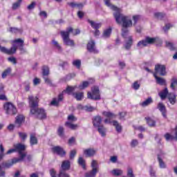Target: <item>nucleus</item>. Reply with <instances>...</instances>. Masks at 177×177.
<instances>
[{"mask_svg":"<svg viewBox=\"0 0 177 177\" xmlns=\"http://www.w3.org/2000/svg\"><path fill=\"white\" fill-rule=\"evenodd\" d=\"M28 99L29 107L30 108V114L38 120H45L46 118V112L45 109L38 107L39 103L38 97L29 95Z\"/></svg>","mask_w":177,"mask_h":177,"instance_id":"f257e3e1","label":"nucleus"},{"mask_svg":"<svg viewBox=\"0 0 177 177\" xmlns=\"http://www.w3.org/2000/svg\"><path fill=\"white\" fill-rule=\"evenodd\" d=\"M113 16L115 19L116 23L118 24H121L123 28H129L132 27V20L130 19L129 17L124 15L121 13V9L118 8V10H114Z\"/></svg>","mask_w":177,"mask_h":177,"instance_id":"f03ea898","label":"nucleus"},{"mask_svg":"<svg viewBox=\"0 0 177 177\" xmlns=\"http://www.w3.org/2000/svg\"><path fill=\"white\" fill-rule=\"evenodd\" d=\"M73 31H74V29L71 27H68L66 28V31L62 30L60 32L64 45H66V46H75L74 40L70 39V33L73 32Z\"/></svg>","mask_w":177,"mask_h":177,"instance_id":"7ed1b4c3","label":"nucleus"},{"mask_svg":"<svg viewBox=\"0 0 177 177\" xmlns=\"http://www.w3.org/2000/svg\"><path fill=\"white\" fill-rule=\"evenodd\" d=\"M14 148L15 149V151H17L19 154V158H15L14 161H23L24 160V158L27 156V153L23 152L26 151V145H24V144L18 143L14 145Z\"/></svg>","mask_w":177,"mask_h":177,"instance_id":"20e7f679","label":"nucleus"},{"mask_svg":"<svg viewBox=\"0 0 177 177\" xmlns=\"http://www.w3.org/2000/svg\"><path fill=\"white\" fill-rule=\"evenodd\" d=\"M3 109L6 115H16L17 114V108L12 102H5Z\"/></svg>","mask_w":177,"mask_h":177,"instance_id":"39448f33","label":"nucleus"},{"mask_svg":"<svg viewBox=\"0 0 177 177\" xmlns=\"http://www.w3.org/2000/svg\"><path fill=\"white\" fill-rule=\"evenodd\" d=\"M157 37H146L145 39H142L137 44V47L142 49V48H145V46H147V45H153V44H156L157 42Z\"/></svg>","mask_w":177,"mask_h":177,"instance_id":"423d86ee","label":"nucleus"},{"mask_svg":"<svg viewBox=\"0 0 177 177\" xmlns=\"http://www.w3.org/2000/svg\"><path fill=\"white\" fill-rule=\"evenodd\" d=\"M92 93H87L88 99H91V100H100V93L99 92V87L94 86L91 89Z\"/></svg>","mask_w":177,"mask_h":177,"instance_id":"0eeeda50","label":"nucleus"},{"mask_svg":"<svg viewBox=\"0 0 177 177\" xmlns=\"http://www.w3.org/2000/svg\"><path fill=\"white\" fill-rule=\"evenodd\" d=\"M17 50V46L16 44H12V46L10 48V49H8L6 47L0 45V51L2 53H5L6 55H15Z\"/></svg>","mask_w":177,"mask_h":177,"instance_id":"6e6552de","label":"nucleus"},{"mask_svg":"<svg viewBox=\"0 0 177 177\" xmlns=\"http://www.w3.org/2000/svg\"><path fill=\"white\" fill-rule=\"evenodd\" d=\"M155 73L154 74H160L162 77L167 75V67L165 65L162 64H156L155 66Z\"/></svg>","mask_w":177,"mask_h":177,"instance_id":"1a4fd4ad","label":"nucleus"},{"mask_svg":"<svg viewBox=\"0 0 177 177\" xmlns=\"http://www.w3.org/2000/svg\"><path fill=\"white\" fill-rule=\"evenodd\" d=\"M64 99V92L59 94L57 97H55L50 102L51 106H55V107H59V104H60L61 102Z\"/></svg>","mask_w":177,"mask_h":177,"instance_id":"9d476101","label":"nucleus"},{"mask_svg":"<svg viewBox=\"0 0 177 177\" xmlns=\"http://www.w3.org/2000/svg\"><path fill=\"white\" fill-rule=\"evenodd\" d=\"M13 44H19V50L21 52V54L23 55L24 53H27V50L24 48V41L21 39H16L12 41Z\"/></svg>","mask_w":177,"mask_h":177,"instance_id":"9b49d317","label":"nucleus"},{"mask_svg":"<svg viewBox=\"0 0 177 177\" xmlns=\"http://www.w3.org/2000/svg\"><path fill=\"white\" fill-rule=\"evenodd\" d=\"M53 153H56L60 157H66V151L63 149V147L59 146H56L52 148Z\"/></svg>","mask_w":177,"mask_h":177,"instance_id":"f8f14e48","label":"nucleus"},{"mask_svg":"<svg viewBox=\"0 0 177 177\" xmlns=\"http://www.w3.org/2000/svg\"><path fill=\"white\" fill-rule=\"evenodd\" d=\"M157 109L160 111L163 118L167 120L168 116H167V107L164 105L162 102H159L157 105Z\"/></svg>","mask_w":177,"mask_h":177,"instance_id":"ddd939ff","label":"nucleus"},{"mask_svg":"<svg viewBox=\"0 0 177 177\" xmlns=\"http://www.w3.org/2000/svg\"><path fill=\"white\" fill-rule=\"evenodd\" d=\"M87 50L91 53H98V50L96 49V46H95V41L91 40L87 44Z\"/></svg>","mask_w":177,"mask_h":177,"instance_id":"4468645a","label":"nucleus"},{"mask_svg":"<svg viewBox=\"0 0 177 177\" xmlns=\"http://www.w3.org/2000/svg\"><path fill=\"white\" fill-rule=\"evenodd\" d=\"M30 146H35L38 145V138H37V133H31L30 134Z\"/></svg>","mask_w":177,"mask_h":177,"instance_id":"2eb2a0df","label":"nucleus"},{"mask_svg":"<svg viewBox=\"0 0 177 177\" xmlns=\"http://www.w3.org/2000/svg\"><path fill=\"white\" fill-rule=\"evenodd\" d=\"M71 167V162L70 160H64L61 165L60 171H68Z\"/></svg>","mask_w":177,"mask_h":177,"instance_id":"dca6fc26","label":"nucleus"},{"mask_svg":"<svg viewBox=\"0 0 177 177\" xmlns=\"http://www.w3.org/2000/svg\"><path fill=\"white\" fill-rule=\"evenodd\" d=\"M128 41H125L124 48L126 50H129L131 49L133 44V39H132V36L128 37Z\"/></svg>","mask_w":177,"mask_h":177,"instance_id":"f3484780","label":"nucleus"},{"mask_svg":"<svg viewBox=\"0 0 177 177\" xmlns=\"http://www.w3.org/2000/svg\"><path fill=\"white\" fill-rule=\"evenodd\" d=\"M165 138L166 139V140H174V139L175 140H177V126L175 128V136L169 134V133H167L165 135Z\"/></svg>","mask_w":177,"mask_h":177,"instance_id":"a211bd4d","label":"nucleus"},{"mask_svg":"<svg viewBox=\"0 0 177 177\" xmlns=\"http://www.w3.org/2000/svg\"><path fill=\"white\" fill-rule=\"evenodd\" d=\"M100 124H102V117L99 115L94 117L93 119V125L98 127L102 126Z\"/></svg>","mask_w":177,"mask_h":177,"instance_id":"6ab92c4d","label":"nucleus"},{"mask_svg":"<svg viewBox=\"0 0 177 177\" xmlns=\"http://www.w3.org/2000/svg\"><path fill=\"white\" fill-rule=\"evenodd\" d=\"M84 154L86 157H93L96 154V151L93 149H87L84 150Z\"/></svg>","mask_w":177,"mask_h":177,"instance_id":"aec40b11","label":"nucleus"},{"mask_svg":"<svg viewBox=\"0 0 177 177\" xmlns=\"http://www.w3.org/2000/svg\"><path fill=\"white\" fill-rule=\"evenodd\" d=\"M158 95L162 100H165V99L168 97V95H169V93L168 92V88H165L164 90L160 91Z\"/></svg>","mask_w":177,"mask_h":177,"instance_id":"412c9836","label":"nucleus"},{"mask_svg":"<svg viewBox=\"0 0 177 177\" xmlns=\"http://www.w3.org/2000/svg\"><path fill=\"white\" fill-rule=\"evenodd\" d=\"M153 77L156 80L157 84H159V85H167L165 79L157 76V73H153Z\"/></svg>","mask_w":177,"mask_h":177,"instance_id":"4be33fe9","label":"nucleus"},{"mask_svg":"<svg viewBox=\"0 0 177 177\" xmlns=\"http://www.w3.org/2000/svg\"><path fill=\"white\" fill-rule=\"evenodd\" d=\"M167 98L170 104H175L176 103V95L174 93H169L167 95Z\"/></svg>","mask_w":177,"mask_h":177,"instance_id":"5701e85b","label":"nucleus"},{"mask_svg":"<svg viewBox=\"0 0 177 177\" xmlns=\"http://www.w3.org/2000/svg\"><path fill=\"white\" fill-rule=\"evenodd\" d=\"M147 121V124L149 125V127H151V128L156 127V122L153 118L150 117H146L145 118Z\"/></svg>","mask_w":177,"mask_h":177,"instance_id":"b1692460","label":"nucleus"},{"mask_svg":"<svg viewBox=\"0 0 177 177\" xmlns=\"http://www.w3.org/2000/svg\"><path fill=\"white\" fill-rule=\"evenodd\" d=\"M88 23L91 24L92 28H94V30H99L102 27V24L100 23H96L92 20L88 19Z\"/></svg>","mask_w":177,"mask_h":177,"instance_id":"393cba45","label":"nucleus"},{"mask_svg":"<svg viewBox=\"0 0 177 177\" xmlns=\"http://www.w3.org/2000/svg\"><path fill=\"white\" fill-rule=\"evenodd\" d=\"M113 127H115L116 131L118 133H121V132H122V126H121V124H120V123H118V121L113 120Z\"/></svg>","mask_w":177,"mask_h":177,"instance_id":"a878e982","label":"nucleus"},{"mask_svg":"<svg viewBox=\"0 0 177 177\" xmlns=\"http://www.w3.org/2000/svg\"><path fill=\"white\" fill-rule=\"evenodd\" d=\"M98 172L99 170L97 169H92L91 171L85 174V177H95Z\"/></svg>","mask_w":177,"mask_h":177,"instance_id":"bb28decb","label":"nucleus"},{"mask_svg":"<svg viewBox=\"0 0 177 177\" xmlns=\"http://www.w3.org/2000/svg\"><path fill=\"white\" fill-rule=\"evenodd\" d=\"M72 95L73 96V97H75V99H76V100L78 101L84 99V93L82 92L73 93Z\"/></svg>","mask_w":177,"mask_h":177,"instance_id":"cd10ccee","label":"nucleus"},{"mask_svg":"<svg viewBox=\"0 0 177 177\" xmlns=\"http://www.w3.org/2000/svg\"><path fill=\"white\" fill-rule=\"evenodd\" d=\"M23 121H24V116L19 115L16 117L15 124H17V125H18L17 127H19L21 124H23Z\"/></svg>","mask_w":177,"mask_h":177,"instance_id":"c85d7f7f","label":"nucleus"},{"mask_svg":"<svg viewBox=\"0 0 177 177\" xmlns=\"http://www.w3.org/2000/svg\"><path fill=\"white\" fill-rule=\"evenodd\" d=\"M97 128V131L101 135V136H106V132H107V129H105L104 126H98Z\"/></svg>","mask_w":177,"mask_h":177,"instance_id":"c756f323","label":"nucleus"},{"mask_svg":"<svg viewBox=\"0 0 177 177\" xmlns=\"http://www.w3.org/2000/svg\"><path fill=\"white\" fill-rule=\"evenodd\" d=\"M49 66L44 65L42 66V75L43 77H48L49 75Z\"/></svg>","mask_w":177,"mask_h":177,"instance_id":"7c9ffc66","label":"nucleus"},{"mask_svg":"<svg viewBox=\"0 0 177 177\" xmlns=\"http://www.w3.org/2000/svg\"><path fill=\"white\" fill-rule=\"evenodd\" d=\"M151 103H153V99L151 98V97H149L141 103V106L142 107H147V106L151 104Z\"/></svg>","mask_w":177,"mask_h":177,"instance_id":"2f4dec72","label":"nucleus"},{"mask_svg":"<svg viewBox=\"0 0 177 177\" xmlns=\"http://www.w3.org/2000/svg\"><path fill=\"white\" fill-rule=\"evenodd\" d=\"M110 35H111V28H108L104 30L102 37L104 39L110 38Z\"/></svg>","mask_w":177,"mask_h":177,"instance_id":"473e14b6","label":"nucleus"},{"mask_svg":"<svg viewBox=\"0 0 177 177\" xmlns=\"http://www.w3.org/2000/svg\"><path fill=\"white\" fill-rule=\"evenodd\" d=\"M158 163H159V167L160 168L164 169L165 168H167V165L165 164V162H164V160H162V159L161 158V157H160V155H158Z\"/></svg>","mask_w":177,"mask_h":177,"instance_id":"72a5a7b5","label":"nucleus"},{"mask_svg":"<svg viewBox=\"0 0 177 177\" xmlns=\"http://www.w3.org/2000/svg\"><path fill=\"white\" fill-rule=\"evenodd\" d=\"M105 2V5L110 8L112 10H118V8L115 6L112 5L111 3H110V0H104Z\"/></svg>","mask_w":177,"mask_h":177,"instance_id":"f704fd0d","label":"nucleus"},{"mask_svg":"<svg viewBox=\"0 0 177 177\" xmlns=\"http://www.w3.org/2000/svg\"><path fill=\"white\" fill-rule=\"evenodd\" d=\"M17 162H21V161H15V158H13L12 160V161H8L4 162L3 165L6 168H10V167H12V165H13V164H17Z\"/></svg>","mask_w":177,"mask_h":177,"instance_id":"c9c22d12","label":"nucleus"},{"mask_svg":"<svg viewBox=\"0 0 177 177\" xmlns=\"http://www.w3.org/2000/svg\"><path fill=\"white\" fill-rule=\"evenodd\" d=\"M77 162L79 165H81V167L83 168V169H86V166L85 165V160L84 158L79 157Z\"/></svg>","mask_w":177,"mask_h":177,"instance_id":"e433bc0d","label":"nucleus"},{"mask_svg":"<svg viewBox=\"0 0 177 177\" xmlns=\"http://www.w3.org/2000/svg\"><path fill=\"white\" fill-rule=\"evenodd\" d=\"M10 32L12 34H21V32H23V29H19L18 28H10Z\"/></svg>","mask_w":177,"mask_h":177,"instance_id":"4c0bfd02","label":"nucleus"},{"mask_svg":"<svg viewBox=\"0 0 177 177\" xmlns=\"http://www.w3.org/2000/svg\"><path fill=\"white\" fill-rule=\"evenodd\" d=\"M112 174L114 176H121L124 174V171L121 169H115L112 171Z\"/></svg>","mask_w":177,"mask_h":177,"instance_id":"58836bf2","label":"nucleus"},{"mask_svg":"<svg viewBox=\"0 0 177 177\" xmlns=\"http://www.w3.org/2000/svg\"><path fill=\"white\" fill-rule=\"evenodd\" d=\"M102 114L105 117H107V118H115V117H117V115H115L111 112L104 111Z\"/></svg>","mask_w":177,"mask_h":177,"instance_id":"ea45409f","label":"nucleus"},{"mask_svg":"<svg viewBox=\"0 0 177 177\" xmlns=\"http://www.w3.org/2000/svg\"><path fill=\"white\" fill-rule=\"evenodd\" d=\"M176 86H177V77H173L171 78V83L170 87L171 88V89L175 90Z\"/></svg>","mask_w":177,"mask_h":177,"instance_id":"a19ab883","label":"nucleus"},{"mask_svg":"<svg viewBox=\"0 0 177 177\" xmlns=\"http://www.w3.org/2000/svg\"><path fill=\"white\" fill-rule=\"evenodd\" d=\"M22 0H18L15 3L12 4V10H16L17 9H19L21 5Z\"/></svg>","mask_w":177,"mask_h":177,"instance_id":"79ce46f5","label":"nucleus"},{"mask_svg":"<svg viewBox=\"0 0 177 177\" xmlns=\"http://www.w3.org/2000/svg\"><path fill=\"white\" fill-rule=\"evenodd\" d=\"M52 44L53 46H55V48H56V49H57L59 52H62V46H60V44H59V43L56 40L53 39L52 41Z\"/></svg>","mask_w":177,"mask_h":177,"instance_id":"37998d69","label":"nucleus"},{"mask_svg":"<svg viewBox=\"0 0 177 177\" xmlns=\"http://www.w3.org/2000/svg\"><path fill=\"white\" fill-rule=\"evenodd\" d=\"M65 125L66 127H68V128H70V129H73V130L77 129V128H78V125L77 124H72L70 122H66Z\"/></svg>","mask_w":177,"mask_h":177,"instance_id":"c03bdc74","label":"nucleus"},{"mask_svg":"<svg viewBox=\"0 0 177 177\" xmlns=\"http://www.w3.org/2000/svg\"><path fill=\"white\" fill-rule=\"evenodd\" d=\"M43 78L44 80L45 84H46L47 85H49V86H55V84L52 83V80H50V79H49L48 76H44L43 77Z\"/></svg>","mask_w":177,"mask_h":177,"instance_id":"a18cd8bd","label":"nucleus"},{"mask_svg":"<svg viewBox=\"0 0 177 177\" xmlns=\"http://www.w3.org/2000/svg\"><path fill=\"white\" fill-rule=\"evenodd\" d=\"M129 34V30H128L127 28H122V37H123V38H127Z\"/></svg>","mask_w":177,"mask_h":177,"instance_id":"49530a36","label":"nucleus"},{"mask_svg":"<svg viewBox=\"0 0 177 177\" xmlns=\"http://www.w3.org/2000/svg\"><path fill=\"white\" fill-rule=\"evenodd\" d=\"M57 134L60 138H64V128L59 127L57 130Z\"/></svg>","mask_w":177,"mask_h":177,"instance_id":"de8ad7c7","label":"nucleus"},{"mask_svg":"<svg viewBox=\"0 0 177 177\" xmlns=\"http://www.w3.org/2000/svg\"><path fill=\"white\" fill-rule=\"evenodd\" d=\"M10 73H12V68H8L3 72V73L1 75L2 78H5L6 77H8V75H9Z\"/></svg>","mask_w":177,"mask_h":177,"instance_id":"09e8293b","label":"nucleus"},{"mask_svg":"<svg viewBox=\"0 0 177 177\" xmlns=\"http://www.w3.org/2000/svg\"><path fill=\"white\" fill-rule=\"evenodd\" d=\"M127 177H135V174H133V169H132V167L127 168Z\"/></svg>","mask_w":177,"mask_h":177,"instance_id":"8fccbe9b","label":"nucleus"},{"mask_svg":"<svg viewBox=\"0 0 177 177\" xmlns=\"http://www.w3.org/2000/svg\"><path fill=\"white\" fill-rule=\"evenodd\" d=\"M88 86H89L88 82H83L82 84L79 85V89H80V91H82L86 88H88Z\"/></svg>","mask_w":177,"mask_h":177,"instance_id":"3c124183","label":"nucleus"},{"mask_svg":"<svg viewBox=\"0 0 177 177\" xmlns=\"http://www.w3.org/2000/svg\"><path fill=\"white\" fill-rule=\"evenodd\" d=\"M73 66L77 68L78 69L81 68V60L75 59L73 62Z\"/></svg>","mask_w":177,"mask_h":177,"instance_id":"603ef678","label":"nucleus"},{"mask_svg":"<svg viewBox=\"0 0 177 177\" xmlns=\"http://www.w3.org/2000/svg\"><path fill=\"white\" fill-rule=\"evenodd\" d=\"M165 44H166L167 48L170 49V50H175V46H174V44L172 42L165 41Z\"/></svg>","mask_w":177,"mask_h":177,"instance_id":"864d4df0","label":"nucleus"},{"mask_svg":"<svg viewBox=\"0 0 177 177\" xmlns=\"http://www.w3.org/2000/svg\"><path fill=\"white\" fill-rule=\"evenodd\" d=\"M154 16H155V17H156V19H159V20H161L162 19H164L165 14H164L162 12H156L154 14Z\"/></svg>","mask_w":177,"mask_h":177,"instance_id":"5fc2aeb1","label":"nucleus"},{"mask_svg":"<svg viewBox=\"0 0 177 177\" xmlns=\"http://www.w3.org/2000/svg\"><path fill=\"white\" fill-rule=\"evenodd\" d=\"M3 151H5V148H3V145H0V160H2L5 157V153Z\"/></svg>","mask_w":177,"mask_h":177,"instance_id":"6e6d98bb","label":"nucleus"},{"mask_svg":"<svg viewBox=\"0 0 177 177\" xmlns=\"http://www.w3.org/2000/svg\"><path fill=\"white\" fill-rule=\"evenodd\" d=\"M77 155V150L73 149L70 152L69 158L70 160H74V158Z\"/></svg>","mask_w":177,"mask_h":177,"instance_id":"4d7b16f0","label":"nucleus"},{"mask_svg":"<svg viewBox=\"0 0 177 177\" xmlns=\"http://www.w3.org/2000/svg\"><path fill=\"white\" fill-rule=\"evenodd\" d=\"M58 177H70V175H68V174H67L64 170H59Z\"/></svg>","mask_w":177,"mask_h":177,"instance_id":"13d9d810","label":"nucleus"},{"mask_svg":"<svg viewBox=\"0 0 177 177\" xmlns=\"http://www.w3.org/2000/svg\"><path fill=\"white\" fill-rule=\"evenodd\" d=\"M132 88L133 89H135V91H138V89L140 88V84H139V82H134L133 84H132Z\"/></svg>","mask_w":177,"mask_h":177,"instance_id":"bf43d9fd","label":"nucleus"},{"mask_svg":"<svg viewBox=\"0 0 177 177\" xmlns=\"http://www.w3.org/2000/svg\"><path fill=\"white\" fill-rule=\"evenodd\" d=\"M76 88H77V86H68L66 91L67 93H70L71 92H73V91H75Z\"/></svg>","mask_w":177,"mask_h":177,"instance_id":"052dcab7","label":"nucleus"},{"mask_svg":"<svg viewBox=\"0 0 177 177\" xmlns=\"http://www.w3.org/2000/svg\"><path fill=\"white\" fill-rule=\"evenodd\" d=\"M18 135L21 140H26L27 139V134L26 133L19 132Z\"/></svg>","mask_w":177,"mask_h":177,"instance_id":"680f3d73","label":"nucleus"},{"mask_svg":"<svg viewBox=\"0 0 177 177\" xmlns=\"http://www.w3.org/2000/svg\"><path fill=\"white\" fill-rule=\"evenodd\" d=\"M140 20V15H134L133 16V25L135 26L138 21Z\"/></svg>","mask_w":177,"mask_h":177,"instance_id":"e2e57ef3","label":"nucleus"},{"mask_svg":"<svg viewBox=\"0 0 177 177\" xmlns=\"http://www.w3.org/2000/svg\"><path fill=\"white\" fill-rule=\"evenodd\" d=\"M125 115H127V112H120L119 120L124 121V120H125Z\"/></svg>","mask_w":177,"mask_h":177,"instance_id":"0e129e2a","label":"nucleus"},{"mask_svg":"<svg viewBox=\"0 0 177 177\" xmlns=\"http://www.w3.org/2000/svg\"><path fill=\"white\" fill-rule=\"evenodd\" d=\"M8 62L12 63V64H17V60L15 57H10L8 58Z\"/></svg>","mask_w":177,"mask_h":177,"instance_id":"69168bd1","label":"nucleus"},{"mask_svg":"<svg viewBox=\"0 0 177 177\" xmlns=\"http://www.w3.org/2000/svg\"><path fill=\"white\" fill-rule=\"evenodd\" d=\"M35 5H37V3L35 1L32 2L29 6H28V10H32V9L35 8Z\"/></svg>","mask_w":177,"mask_h":177,"instance_id":"338daca9","label":"nucleus"},{"mask_svg":"<svg viewBox=\"0 0 177 177\" xmlns=\"http://www.w3.org/2000/svg\"><path fill=\"white\" fill-rule=\"evenodd\" d=\"M49 172L51 177H57L56 170H55V169H50Z\"/></svg>","mask_w":177,"mask_h":177,"instance_id":"774afa93","label":"nucleus"}]
</instances>
